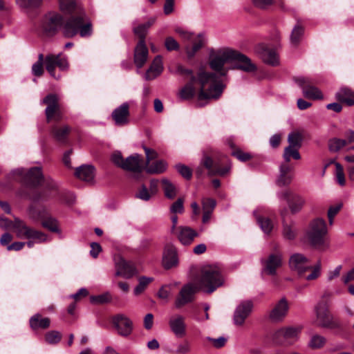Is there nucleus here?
Returning <instances> with one entry per match:
<instances>
[{"label": "nucleus", "mask_w": 354, "mask_h": 354, "mask_svg": "<svg viewBox=\"0 0 354 354\" xmlns=\"http://www.w3.org/2000/svg\"><path fill=\"white\" fill-rule=\"evenodd\" d=\"M225 84L215 73L200 72L197 76H192L190 80L178 92L181 100H187L193 98L198 93V106L204 104L200 102L214 99L221 95Z\"/></svg>", "instance_id": "obj_1"}, {"label": "nucleus", "mask_w": 354, "mask_h": 354, "mask_svg": "<svg viewBox=\"0 0 354 354\" xmlns=\"http://www.w3.org/2000/svg\"><path fill=\"white\" fill-rule=\"evenodd\" d=\"M209 65L220 80L227 75L230 69H240L245 72H254L257 66L250 59L239 52L228 48L212 50L209 53Z\"/></svg>", "instance_id": "obj_2"}, {"label": "nucleus", "mask_w": 354, "mask_h": 354, "mask_svg": "<svg viewBox=\"0 0 354 354\" xmlns=\"http://www.w3.org/2000/svg\"><path fill=\"white\" fill-rule=\"evenodd\" d=\"M223 283V278L220 270L213 266L204 267L197 280V286L187 283L183 286L175 301V306L180 308L191 302L196 289H201L207 293L213 292Z\"/></svg>", "instance_id": "obj_3"}, {"label": "nucleus", "mask_w": 354, "mask_h": 354, "mask_svg": "<svg viewBox=\"0 0 354 354\" xmlns=\"http://www.w3.org/2000/svg\"><path fill=\"white\" fill-rule=\"evenodd\" d=\"M36 187L43 185L44 190L41 192L33 191L31 194H25L24 190V198L28 197L34 202L47 201L53 197V194L57 192V185L54 180L45 176L42 173L41 167H33L30 168L25 176H24V186Z\"/></svg>", "instance_id": "obj_4"}, {"label": "nucleus", "mask_w": 354, "mask_h": 354, "mask_svg": "<svg viewBox=\"0 0 354 354\" xmlns=\"http://www.w3.org/2000/svg\"><path fill=\"white\" fill-rule=\"evenodd\" d=\"M289 266L300 277H304L307 281L316 280L322 273L320 261L311 266L309 259L301 253H295L290 257Z\"/></svg>", "instance_id": "obj_5"}, {"label": "nucleus", "mask_w": 354, "mask_h": 354, "mask_svg": "<svg viewBox=\"0 0 354 354\" xmlns=\"http://www.w3.org/2000/svg\"><path fill=\"white\" fill-rule=\"evenodd\" d=\"M86 16L82 11H79L76 16L71 17L65 23L63 33L66 37H73L78 32L82 37H89L92 34V25L86 21Z\"/></svg>", "instance_id": "obj_6"}, {"label": "nucleus", "mask_w": 354, "mask_h": 354, "mask_svg": "<svg viewBox=\"0 0 354 354\" xmlns=\"http://www.w3.org/2000/svg\"><path fill=\"white\" fill-rule=\"evenodd\" d=\"M175 32L185 41L193 42V45L186 46L185 50L189 58L194 56L196 53L204 45L205 39L202 34H198L196 37L194 32L189 31L182 27H176Z\"/></svg>", "instance_id": "obj_7"}, {"label": "nucleus", "mask_w": 354, "mask_h": 354, "mask_svg": "<svg viewBox=\"0 0 354 354\" xmlns=\"http://www.w3.org/2000/svg\"><path fill=\"white\" fill-rule=\"evenodd\" d=\"M327 234V227L324 219L317 218L310 224L307 232V237L310 244L314 247L324 244V236Z\"/></svg>", "instance_id": "obj_8"}, {"label": "nucleus", "mask_w": 354, "mask_h": 354, "mask_svg": "<svg viewBox=\"0 0 354 354\" xmlns=\"http://www.w3.org/2000/svg\"><path fill=\"white\" fill-rule=\"evenodd\" d=\"M62 24V15L55 12H49L42 18L40 29L44 36L50 37L57 34Z\"/></svg>", "instance_id": "obj_9"}, {"label": "nucleus", "mask_w": 354, "mask_h": 354, "mask_svg": "<svg viewBox=\"0 0 354 354\" xmlns=\"http://www.w3.org/2000/svg\"><path fill=\"white\" fill-rule=\"evenodd\" d=\"M317 324L323 328L335 329L339 328V324L335 321L328 312V304L322 301L315 306Z\"/></svg>", "instance_id": "obj_10"}, {"label": "nucleus", "mask_w": 354, "mask_h": 354, "mask_svg": "<svg viewBox=\"0 0 354 354\" xmlns=\"http://www.w3.org/2000/svg\"><path fill=\"white\" fill-rule=\"evenodd\" d=\"M44 64L48 72L56 80H59L61 77L60 75H55V70L56 66L61 71H66L69 67L67 57L62 53H59L57 55L53 54L47 55L45 57Z\"/></svg>", "instance_id": "obj_11"}, {"label": "nucleus", "mask_w": 354, "mask_h": 354, "mask_svg": "<svg viewBox=\"0 0 354 354\" xmlns=\"http://www.w3.org/2000/svg\"><path fill=\"white\" fill-rule=\"evenodd\" d=\"M58 100L59 99L57 95L48 94L41 101L42 104L46 105L45 113L48 122L53 120L58 121L62 118Z\"/></svg>", "instance_id": "obj_12"}, {"label": "nucleus", "mask_w": 354, "mask_h": 354, "mask_svg": "<svg viewBox=\"0 0 354 354\" xmlns=\"http://www.w3.org/2000/svg\"><path fill=\"white\" fill-rule=\"evenodd\" d=\"M253 309V303L250 300L241 301L236 307L232 317L234 325L238 327L243 326L247 318Z\"/></svg>", "instance_id": "obj_13"}, {"label": "nucleus", "mask_w": 354, "mask_h": 354, "mask_svg": "<svg viewBox=\"0 0 354 354\" xmlns=\"http://www.w3.org/2000/svg\"><path fill=\"white\" fill-rule=\"evenodd\" d=\"M277 196L279 200L286 201L292 214L299 212L305 203V201L302 196L293 193L290 189L279 192L277 193Z\"/></svg>", "instance_id": "obj_14"}, {"label": "nucleus", "mask_w": 354, "mask_h": 354, "mask_svg": "<svg viewBox=\"0 0 354 354\" xmlns=\"http://www.w3.org/2000/svg\"><path fill=\"white\" fill-rule=\"evenodd\" d=\"M262 272L268 275H274L277 270L282 266V254L279 251L271 253L261 260Z\"/></svg>", "instance_id": "obj_15"}, {"label": "nucleus", "mask_w": 354, "mask_h": 354, "mask_svg": "<svg viewBox=\"0 0 354 354\" xmlns=\"http://www.w3.org/2000/svg\"><path fill=\"white\" fill-rule=\"evenodd\" d=\"M112 323L118 335L128 337L133 331L132 321L124 314H117L112 319Z\"/></svg>", "instance_id": "obj_16"}, {"label": "nucleus", "mask_w": 354, "mask_h": 354, "mask_svg": "<svg viewBox=\"0 0 354 354\" xmlns=\"http://www.w3.org/2000/svg\"><path fill=\"white\" fill-rule=\"evenodd\" d=\"M169 328L174 335L182 338L186 335L187 325L185 317L181 315H174L171 316L168 322Z\"/></svg>", "instance_id": "obj_17"}, {"label": "nucleus", "mask_w": 354, "mask_h": 354, "mask_svg": "<svg viewBox=\"0 0 354 354\" xmlns=\"http://www.w3.org/2000/svg\"><path fill=\"white\" fill-rule=\"evenodd\" d=\"M289 304L286 298H281L270 311L269 317L272 322H281L287 315Z\"/></svg>", "instance_id": "obj_18"}, {"label": "nucleus", "mask_w": 354, "mask_h": 354, "mask_svg": "<svg viewBox=\"0 0 354 354\" xmlns=\"http://www.w3.org/2000/svg\"><path fill=\"white\" fill-rule=\"evenodd\" d=\"M279 176L276 183L279 187L288 186L293 178V167L287 162H283L279 165Z\"/></svg>", "instance_id": "obj_19"}, {"label": "nucleus", "mask_w": 354, "mask_h": 354, "mask_svg": "<svg viewBox=\"0 0 354 354\" xmlns=\"http://www.w3.org/2000/svg\"><path fill=\"white\" fill-rule=\"evenodd\" d=\"M129 104L124 102L112 112L111 116L117 126H123L129 122Z\"/></svg>", "instance_id": "obj_20"}, {"label": "nucleus", "mask_w": 354, "mask_h": 354, "mask_svg": "<svg viewBox=\"0 0 354 354\" xmlns=\"http://www.w3.org/2000/svg\"><path fill=\"white\" fill-rule=\"evenodd\" d=\"M256 51L266 64L271 66H277L279 64V56L274 49L259 45L257 47Z\"/></svg>", "instance_id": "obj_21"}, {"label": "nucleus", "mask_w": 354, "mask_h": 354, "mask_svg": "<svg viewBox=\"0 0 354 354\" xmlns=\"http://www.w3.org/2000/svg\"><path fill=\"white\" fill-rule=\"evenodd\" d=\"M178 263L176 248L173 245H167L165 247L162 255V265L165 269H170Z\"/></svg>", "instance_id": "obj_22"}, {"label": "nucleus", "mask_w": 354, "mask_h": 354, "mask_svg": "<svg viewBox=\"0 0 354 354\" xmlns=\"http://www.w3.org/2000/svg\"><path fill=\"white\" fill-rule=\"evenodd\" d=\"M117 276H121L125 279H129L137 274L138 270L131 262L126 261L124 259L119 261L117 264Z\"/></svg>", "instance_id": "obj_23"}, {"label": "nucleus", "mask_w": 354, "mask_h": 354, "mask_svg": "<svg viewBox=\"0 0 354 354\" xmlns=\"http://www.w3.org/2000/svg\"><path fill=\"white\" fill-rule=\"evenodd\" d=\"M122 166V169L124 170L140 173L143 169V160L142 156L135 153L127 157Z\"/></svg>", "instance_id": "obj_24"}, {"label": "nucleus", "mask_w": 354, "mask_h": 354, "mask_svg": "<svg viewBox=\"0 0 354 354\" xmlns=\"http://www.w3.org/2000/svg\"><path fill=\"white\" fill-rule=\"evenodd\" d=\"M287 214V209H284L281 211V216L283 219V230L282 234L284 239L288 240H293L295 239L297 233V229L295 222L287 221L286 220V214Z\"/></svg>", "instance_id": "obj_25"}, {"label": "nucleus", "mask_w": 354, "mask_h": 354, "mask_svg": "<svg viewBox=\"0 0 354 354\" xmlns=\"http://www.w3.org/2000/svg\"><path fill=\"white\" fill-rule=\"evenodd\" d=\"M148 58V49L145 41H139L134 50V63L136 66L142 68Z\"/></svg>", "instance_id": "obj_26"}, {"label": "nucleus", "mask_w": 354, "mask_h": 354, "mask_svg": "<svg viewBox=\"0 0 354 354\" xmlns=\"http://www.w3.org/2000/svg\"><path fill=\"white\" fill-rule=\"evenodd\" d=\"M24 236L32 239L28 241L26 243L24 242V245L26 244L28 248L32 247L35 243L44 242L47 239V237L44 234L39 231L28 228L25 225H24Z\"/></svg>", "instance_id": "obj_27"}, {"label": "nucleus", "mask_w": 354, "mask_h": 354, "mask_svg": "<svg viewBox=\"0 0 354 354\" xmlns=\"http://www.w3.org/2000/svg\"><path fill=\"white\" fill-rule=\"evenodd\" d=\"M0 227L15 233L18 237H21L22 235V223L18 218L12 221L4 216H0Z\"/></svg>", "instance_id": "obj_28"}, {"label": "nucleus", "mask_w": 354, "mask_h": 354, "mask_svg": "<svg viewBox=\"0 0 354 354\" xmlns=\"http://www.w3.org/2000/svg\"><path fill=\"white\" fill-rule=\"evenodd\" d=\"M198 236V233L189 227H179L178 238L179 241L184 245L191 244L194 241V239Z\"/></svg>", "instance_id": "obj_29"}, {"label": "nucleus", "mask_w": 354, "mask_h": 354, "mask_svg": "<svg viewBox=\"0 0 354 354\" xmlns=\"http://www.w3.org/2000/svg\"><path fill=\"white\" fill-rule=\"evenodd\" d=\"M75 174L83 181L93 183L95 176V168L90 165H83L76 168Z\"/></svg>", "instance_id": "obj_30"}, {"label": "nucleus", "mask_w": 354, "mask_h": 354, "mask_svg": "<svg viewBox=\"0 0 354 354\" xmlns=\"http://www.w3.org/2000/svg\"><path fill=\"white\" fill-rule=\"evenodd\" d=\"M162 70L163 66L161 56L157 55L145 75V80H151L155 79L162 73Z\"/></svg>", "instance_id": "obj_31"}, {"label": "nucleus", "mask_w": 354, "mask_h": 354, "mask_svg": "<svg viewBox=\"0 0 354 354\" xmlns=\"http://www.w3.org/2000/svg\"><path fill=\"white\" fill-rule=\"evenodd\" d=\"M30 326L33 330H45L50 326V320L48 317H43L39 313H36L30 319Z\"/></svg>", "instance_id": "obj_32"}, {"label": "nucleus", "mask_w": 354, "mask_h": 354, "mask_svg": "<svg viewBox=\"0 0 354 354\" xmlns=\"http://www.w3.org/2000/svg\"><path fill=\"white\" fill-rule=\"evenodd\" d=\"M336 99L348 106L354 104V91L347 87L341 88L335 94Z\"/></svg>", "instance_id": "obj_33"}, {"label": "nucleus", "mask_w": 354, "mask_h": 354, "mask_svg": "<svg viewBox=\"0 0 354 354\" xmlns=\"http://www.w3.org/2000/svg\"><path fill=\"white\" fill-rule=\"evenodd\" d=\"M71 131L68 126L58 127L55 126L51 129V133L53 138L60 143H65L67 140V137Z\"/></svg>", "instance_id": "obj_34"}, {"label": "nucleus", "mask_w": 354, "mask_h": 354, "mask_svg": "<svg viewBox=\"0 0 354 354\" xmlns=\"http://www.w3.org/2000/svg\"><path fill=\"white\" fill-rule=\"evenodd\" d=\"M156 18H150L146 23L133 26V32L139 37L140 41H145V36L148 29L155 23Z\"/></svg>", "instance_id": "obj_35"}, {"label": "nucleus", "mask_w": 354, "mask_h": 354, "mask_svg": "<svg viewBox=\"0 0 354 354\" xmlns=\"http://www.w3.org/2000/svg\"><path fill=\"white\" fill-rule=\"evenodd\" d=\"M167 167V164L165 160H157L146 165V171L149 174H161L164 172Z\"/></svg>", "instance_id": "obj_36"}, {"label": "nucleus", "mask_w": 354, "mask_h": 354, "mask_svg": "<svg viewBox=\"0 0 354 354\" xmlns=\"http://www.w3.org/2000/svg\"><path fill=\"white\" fill-rule=\"evenodd\" d=\"M303 95L305 97L311 100H322L323 99V94L322 91L317 87L308 85V86H304Z\"/></svg>", "instance_id": "obj_37"}, {"label": "nucleus", "mask_w": 354, "mask_h": 354, "mask_svg": "<svg viewBox=\"0 0 354 354\" xmlns=\"http://www.w3.org/2000/svg\"><path fill=\"white\" fill-rule=\"evenodd\" d=\"M162 184L165 196L169 199L174 198L177 193L176 187L167 178H163L162 180Z\"/></svg>", "instance_id": "obj_38"}, {"label": "nucleus", "mask_w": 354, "mask_h": 354, "mask_svg": "<svg viewBox=\"0 0 354 354\" xmlns=\"http://www.w3.org/2000/svg\"><path fill=\"white\" fill-rule=\"evenodd\" d=\"M299 329L294 327L283 328V331L280 332L284 334L286 344H291L297 339Z\"/></svg>", "instance_id": "obj_39"}, {"label": "nucleus", "mask_w": 354, "mask_h": 354, "mask_svg": "<svg viewBox=\"0 0 354 354\" xmlns=\"http://www.w3.org/2000/svg\"><path fill=\"white\" fill-rule=\"evenodd\" d=\"M256 218L261 230L265 234H269L273 228V224L272 221L269 218L263 217L260 216H257Z\"/></svg>", "instance_id": "obj_40"}, {"label": "nucleus", "mask_w": 354, "mask_h": 354, "mask_svg": "<svg viewBox=\"0 0 354 354\" xmlns=\"http://www.w3.org/2000/svg\"><path fill=\"white\" fill-rule=\"evenodd\" d=\"M154 280L153 277L142 276L138 279V284L135 287L133 293L135 295H140L147 286Z\"/></svg>", "instance_id": "obj_41"}, {"label": "nucleus", "mask_w": 354, "mask_h": 354, "mask_svg": "<svg viewBox=\"0 0 354 354\" xmlns=\"http://www.w3.org/2000/svg\"><path fill=\"white\" fill-rule=\"evenodd\" d=\"M283 157L285 160V162L288 163L291 158L295 160H299L301 158L300 154L298 151V148L288 146L285 148Z\"/></svg>", "instance_id": "obj_42"}, {"label": "nucleus", "mask_w": 354, "mask_h": 354, "mask_svg": "<svg viewBox=\"0 0 354 354\" xmlns=\"http://www.w3.org/2000/svg\"><path fill=\"white\" fill-rule=\"evenodd\" d=\"M43 0H24V12H35L41 6Z\"/></svg>", "instance_id": "obj_43"}, {"label": "nucleus", "mask_w": 354, "mask_h": 354, "mask_svg": "<svg viewBox=\"0 0 354 354\" xmlns=\"http://www.w3.org/2000/svg\"><path fill=\"white\" fill-rule=\"evenodd\" d=\"M62 334L57 330H50L45 334L44 339L49 344H57L62 339Z\"/></svg>", "instance_id": "obj_44"}, {"label": "nucleus", "mask_w": 354, "mask_h": 354, "mask_svg": "<svg viewBox=\"0 0 354 354\" xmlns=\"http://www.w3.org/2000/svg\"><path fill=\"white\" fill-rule=\"evenodd\" d=\"M325 343L326 338L324 336L316 334L311 337L308 346L313 349H317L323 347Z\"/></svg>", "instance_id": "obj_45"}, {"label": "nucleus", "mask_w": 354, "mask_h": 354, "mask_svg": "<svg viewBox=\"0 0 354 354\" xmlns=\"http://www.w3.org/2000/svg\"><path fill=\"white\" fill-rule=\"evenodd\" d=\"M347 141L345 139L332 138L329 140L328 147L330 151L337 152L346 146Z\"/></svg>", "instance_id": "obj_46"}, {"label": "nucleus", "mask_w": 354, "mask_h": 354, "mask_svg": "<svg viewBox=\"0 0 354 354\" xmlns=\"http://www.w3.org/2000/svg\"><path fill=\"white\" fill-rule=\"evenodd\" d=\"M60 9L66 13H72L76 8L75 0H58Z\"/></svg>", "instance_id": "obj_47"}, {"label": "nucleus", "mask_w": 354, "mask_h": 354, "mask_svg": "<svg viewBox=\"0 0 354 354\" xmlns=\"http://www.w3.org/2000/svg\"><path fill=\"white\" fill-rule=\"evenodd\" d=\"M304 34V28L300 25H296L292 30L290 41L292 44L297 45Z\"/></svg>", "instance_id": "obj_48"}, {"label": "nucleus", "mask_w": 354, "mask_h": 354, "mask_svg": "<svg viewBox=\"0 0 354 354\" xmlns=\"http://www.w3.org/2000/svg\"><path fill=\"white\" fill-rule=\"evenodd\" d=\"M288 141L289 146L299 148L301 145L302 136L299 133L292 132L288 135Z\"/></svg>", "instance_id": "obj_49"}, {"label": "nucleus", "mask_w": 354, "mask_h": 354, "mask_svg": "<svg viewBox=\"0 0 354 354\" xmlns=\"http://www.w3.org/2000/svg\"><path fill=\"white\" fill-rule=\"evenodd\" d=\"M90 300L93 304H103L109 303L111 301V296L109 292H105L100 295H93L90 297Z\"/></svg>", "instance_id": "obj_50"}, {"label": "nucleus", "mask_w": 354, "mask_h": 354, "mask_svg": "<svg viewBox=\"0 0 354 354\" xmlns=\"http://www.w3.org/2000/svg\"><path fill=\"white\" fill-rule=\"evenodd\" d=\"M45 58H44L43 54H39L38 60L32 66V74L35 76H40L42 75L43 70V62H44Z\"/></svg>", "instance_id": "obj_51"}, {"label": "nucleus", "mask_w": 354, "mask_h": 354, "mask_svg": "<svg viewBox=\"0 0 354 354\" xmlns=\"http://www.w3.org/2000/svg\"><path fill=\"white\" fill-rule=\"evenodd\" d=\"M176 169L178 171V173L185 179L189 180L192 176V169L183 164H177L176 165Z\"/></svg>", "instance_id": "obj_52"}, {"label": "nucleus", "mask_w": 354, "mask_h": 354, "mask_svg": "<svg viewBox=\"0 0 354 354\" xmlns=\"http://www.w3.org/2000/svg\"><path fill=\"white\" fill-rule=\"evenodd\" d=\"M201 165L208 170V175L211 176V171L214 170L213 160L208 156L204 155L201 160Z\"/></svg>", "instance_id": "obj_53"}, {"label": "nucleus", "mask_w": 354, "mask_h": 354, "mask_svg": "<svg viewBox=\"0 0 354 354\" xmlns=\"http://www.w3.org/2000/svg\"><path fill=\"white\" fill-rule=\"evenodd\" d=\"M335 178L337 182L341 185L344 186L346 183L342 165L336 162L335 163Z\"/></svg>", "instance_id": "obj_54"}, {"label": "nucleus", "mask_w": 354, "mask_h": 354, "mask_svg": "<svg viewBox=\"0 0 354 354\" xmlns=\"http://www.w3.org/2000/svg\"><path fill=\"white\" fill-rule=\"evenodd\" d=\"M165 46L168 51L178 50L180 48L178 41L172 37H167L165 39Z\"/></svg>", "instance_id": "obj_55"}, {"label": "nucleus", "mask_w": 354, "mask_h": 354, "mask_svg": "<svg viewBox=\"0 0 354 354\" xmlns=\"http://www.w3.org/2000/svg\"><path fill=\"white\" fill-rule=\"evenodd\" d=\"M111 161L118 167L122 169L125 160H124L122 153L119 151H114L111 155Z\"/></svg>", "instance_id": "obj_56"}, {"label": "nucleus", "mask_w": 354, "mask_h": 354, "mask_svg": "<svg viewBox=\"0 0 354 354\" xmlns=\"http://www.w3.org/2000/svg\"><path fill=\"white\" fill-rule=\"evenodd\" d=\"M283 331V328H281L272 334V340L277 344H286V341L284 337V334H281L280 332Z\"/></svg>", "instance_id": "obj_57"}, {"label": "nucleus", "mask_w": 354, "mask_h": 354, "mask_svg": "<svg viewBox=\"0 0 354 354\" xmlns=\"http://www.w3.org/2000/svg\"><path fill=\"white\" fill-rule=\"evenodd\" d=\"M216 205V202L213 198H204L202 200L203 210H209V212H213Z\"/></svg>", "instance_id": "obj_58"}, {"label": "nucleus", "mask_w": 354, "mask_h": 354, "mask_svg": "<svg viewBox=\"0 0 354 354\" xmlns=\"http://www.w3.org/2000/svg\"><path fill=\"white\" fill-rule=\"evenodd\" d=\"M136 196L138 198L145 201H148L151 198V194L145 185L141 186V188L136 193Z\"/></svg>", "instance_id": "obj_59"}, {"label": "nucleus", "mask_w": 354, "mask_h": 354, "mask_svg": "<svg viewBox=\"0 0 354 354\" xmlns=\"http://www.w3.org/2000/svg\"><path fill=\"white\" fill-rule=\"evenodd\" d=\"M170 211L173 214L183 213L184 211L183 200L182 198H178L176 202H174L170 207Z\"/></svg>", "instance_id": "obj_60"}, {"label": "nucleus", "mask_w": 354, "mask_h": 354, "mask_svg": "<svg viewBox=\"0 0 354 354\" xmlns=\"http://www.w3.org/2000/svg\"><path fill=\"white\" fill-rule=\"evenodd\" d=\"M42 225L52 232L58 231L57 221L53 218H46L43 221Z\"/></svg>", "instance_id": "obj_61"}, {"label": "nucleus", "mask_w": 354, "mask_h": 354, "mask_svg": "<svg viewBox=\"0 0 354 354\" xmlns=\"http://www.w3.org/2000/svg\"><path fill=\"white\" fill-rule=\"evenodd\" d=\"M342 207V204H338L334 206L330 207L328 211V217L329 224L331 225L333 223V218L339 212Z\"/></svg>", "instance_id": "obj_62"}, {"label": "nucleus", "mask_w": 354, "mask_h": 354, "mask_svg": "<svg viewBox=\"0 0 354 354\" xmlns=\"http://www.w3.org/2000/svg\"><path fill=\"white\" fill-rule=\"evenodd\" d=\"M171 295V288L168 286H162L158 292V297L165 301H167Z\"/></svg>", "instance_id": "obj_63"}, {"label": "nucleus", "mask_w": 354, "mask_h": 354, "mask_svg": "<svg viewBox=\"0 0 354 354\" xmlns=\"http://www.w3.org/2000/svg\"><path fill=\"white\" fill-rule=\"evenodd\" d=\"M232 154L242 162H245L251 158L250 153H245L240 149L234 150L232 151Z\"/></svg>", "instance_id": "obj_64"}]
</instances>
